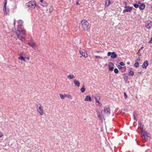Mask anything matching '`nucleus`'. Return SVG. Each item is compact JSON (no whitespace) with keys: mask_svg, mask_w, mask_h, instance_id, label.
Masks as SVG:
<instances>
[{"mask_svg":"<svg viewBox=\"0 0 152 152\" xmlns=\"http://www.w3.org/2000/svg\"><path fill=\"white\" fill-rule=\"evenodd\" d=\"M81 27L85 31H88L90 27V26L87 20H83L81 22Z\"/></svg>","mask_w":152,"mask_h":152,"instance_id":"nucleus-1","label":"nucleus"},{"mask_svg":"<svg viewBox=\"0 0 152 152\" xmlns=\"http://www.w3.org/2000/svg\"><path fill=\"white\" fill-rule=\"evenodd\" d=\"M36 5V3L34 1H30L26 4V7L31 10H34L35 8Z\"/></svg>","mask_w":152,"mask_h":152,"instance_id":"nucleus-2","label":"nucleus"},{"mask_svg":"<svg viewBox=\"0 0 152 152\" xmlns=\"http://www.w3.org/2000/svg\"><path fill=\"white\" fill-rule=\"evenodd\" d=\"M37 112L41 115H42L44 114V110L41 104H39L37 105Z\"/></svg>","mask_w":152,"mask_h":152,"instance_id":"nucleus-3","label":"nucleus"},{"mask_svg":"<svg viewBox=\"0 0 152 152\" xmlns=\"http://www.w3.org/2000/svg\"><path fill=\"white\" fill-rule=\"evenodd\" d=\"M101 112L102 114L103 113H105L107 115H108L110 114V109L109 107H105L104 108V110H102Z\"/></svg>","mask_w":152,"mask_h":152,"instance_id":"nucleus-4","label":"nucleus"},{"mask_svg":"<svg viewBox=\"0 0 152 152\" xmlns=\"http://www.w3.org/2000/svg\"><path fill=\"white\" fill-rule=\"evenodd\" d=\"M142 130L141 137L143 140H145V142L146 141L148 140V138L146 137L145 135L146 131H144L143 129Z\"/></svg>","mask_w":152,"mask_h":152,"instance_id":"nucleus-5","label":"nucleus"},{"mask_svg":"<svg viewBox=\"0 0 152 152\" xmlns=\"http://www.w3.org/2000/svg\"><path fill=\"white\" fill-rule=\"evenodd\" d=\"M18 32L20 34L23 35L25 34L26 31L25 30L22 28L21 27H19V26H18Z\"/></svg>","mask_w":152,"mask_h":152,"instance_id":"nucleus-6","label":"nucleus"},{"mask_svg":"<svg viewBox=\"0 0 152 152\" xmlns=\"http://www.w3.org/2000/svg\"><path fill=\"white\" fill-rule=\"evenodd\" d=\"M124 8L125 9L123 10L124 12H129L132 10V9L133 8L132 7H128L126 5H125V6L124 7Z\"/></svg>","mask_w":152,"mask_h":152,"instance_id":"nucleus-7","label":"nucleus"},{"mask_svg":"<svg viewBox=\"0 0 152 152\" xmlns=\"http://www.w3.org/2000/svg\"><path fill=\"white\" fill-rule=\"evenodd\" d=\"M110 56L111 58H115L117 57L116 55L115 54V52H113L112 53L108 52L107 53V56Z\"/></svg>","mask_w":152,"mask_h":152,"instance_id":"nucleus-8","label":"nucleus"},{"mask_svg":"<svg viewBox=\"0 0 152 152\" xmlns=\"http://www.w3.org/2000/svg\"><path fill=\"white\" fill-rule=\"evenodd\" d=\"M80 53L84 58H86L88 57L87 53L84 50L82 49L80 51Z\"/></svg>","mask_w":152,"mask_h":152,"instance_id":"nucleus-9","label":"nucleus"},{"mask_svg":"<svg viewBox=\"0 0 152 152\" xmlns=\"http://www.w3.org/2000/svg\"><path fill=\"white\" fill-rule=\"evenodd\" d=\"M96 102L98 103L99 105L100 106L102 104L101 103L99 102L100 97L99 95L98 94H95L94 96Z\"/></svg>","mask_w":152,"mask_h":152,"instance_id":"nucleus-10","label":"nucleus"},{"mask_svg":"<svg viewBox=\"0 0 152 152\" xmlns=\"http://www.w3.org/2000/svg\"><path fill=\"white\" fill-rule=\"evenodd\" d=\"M152 24V23L150 21H148L146 22L145 26L146 28H149Z\"/></svg>","mask_w":152,"mask_h":152,"instance_id":"nucleus-11","label":"nucleus"},{"mask_svg":"<svg viewBox=\"0 0 152 152\" xmlns=\"http://www.w3.org/2000/svg\"><path fill=\"white\" fill-rule=\"evenodd\" d=\"M138 4H139V8L140 10H143L144 9L145 7V5L143 3H141L140 2H138Z\"/></svg>","mask_w":152,"mask_h":152,"instance_id":"nucleus-12","label":"nucleus"},{"mask_svg":"<svg viewBox=\"0 0 152 152\" xmlns=\"http://www.w3.org/2000/svg\"><path fill=\"white\" fill-rule=\"evenodd\" d=\"M18 38L20 40L23 41L24 40L23 37L20 34L18 31H15Z\"/></svg>","mask_w":152,"mask_h":152,"instance_id":"nucleus-13","label":"nucleus"},{"mask_svg":"<svg viewBox=\"0 0 152 152\" xmlns=\"http://www.w3.org/2000/svg\"><path fill=\"white\" fill-rule=\"evenodd\" d=\"M113 64L112 62H110L108 64V67L109 70L110 71H113Z\"/></svg>","mask_w":152,"mask_h":152,"instance_id":"nucleus-14","label":"nucleus"},{"mask_svg":"<svg viewBox=\"0 0 152 152\" xmlns=\"http://www.w3.org/2000/svg\"><path fill=\"white\" fill-rule=\"evenodd\" d=\"M75 86L79 87L80 86V82L77 80H76V79H74L73 80Z\"/></svg>","mask_w":152,"mask_h":152,"instance_id":"nucleus-15","label":"nucleus"},{"mask_svg":"<svg viewBox=\"0 0 152 152\" xmlns=\"http://www.w3.org/2000/svg\"><path fill=\"white\" fill-rule=\"evenodd\" d=\"M148 65V62L147 61H145L142 65V67L144 69L146 68Z\"/></svg>","mask_w":152,"mask_h":152,"instance_id":"nucleus-16","label":"nucleus"},{"mask_svg":"<svg viewBox=\"0 0 152 152\" xmlns=\"http://www.w3.org/2000/svg\"><path fill=\"white\" fill-rule=\"evenodd\" d=\"M85 101H89L90 102L92 101V100L91 97L89 96H87L85 99Z\"/></svg>","mask_w":152,"mask_h":152,"instance_id":"nucleus-17","label":"nucleus"},{"mask_svg":"<svg viewBox=\"0 0 152 152\" xmlns=\"http://www.w3.org/2000/svg\"><path fill=\"white\" fill-rule=\"evenodd\" d=\"M132 68H130L129 69V75L132 76L134 75V72H133L132 71Z\"/></svg>","mask_w":152,"mask_h":152,"instance_id":"nucleus-18","label":"nucleus"},{"mask_svg":"<svg viewBox=\"0 0 152 152\" xmlns=\"http://www.w3.org/2000/svg\"><path fill=\"white\" fill-rule=\"evenodd\" d=\"M28 44L31 47H34L35 45V43L34 42H28Z\"/></svg>","mask_w":152,"mask_h":152,"instance_id":"nucleus-19","label":"nucleus"},{"mask_svg":"<svg viewBox=\"0 0 152 152\" xmlns=\"http://www.w3.org/2000/svg\"><path fill=\"white\" fill-rule=\"evenodd\" d=\"M110 2L109 0H106L105 2V6L108 7L110 4Z\"/></svg>","mask_w":152,"mask_h":152,"instance_id":"nucleus-20","label":"nucleus"},{"mask_svg":"<svg viewBox=\"0 0 152 152\" xmlns=\"http://www.w3.org/2000/svg\"><path fill=\"white\" fill-rule=\"evenodd\" d=\"M4 14L5 15H7L9 14V10L8 9H7L4 10Z\"/></svg>","mask_w":152,"mask_h":152,"instance_id":"nucleus-21","label":"nucleus"},{"mask_svg":"<svg viewBox=\"0 0 152 152\" xmlns=\"http://www.w3.org/2000/svg\"><path fill=\"white\" fill-rule=\"evenodd\" d=\"M67 77L69 79H71L75 78V76L73 75H69L67 76Z\"/></svg>","mask_w":152,"mask_h":152,"instance_id":"nucleus-22","label":"nucleus"},{"mask_svg":"<svg viewBox=\"0 0 152 152\" xmlns=\"http://www.w3.org/2000/svg\"><path fill=\"white\" fill-rule=\"evenodd\" d=\"M5 2L4 4V5L3 7V10H4L7 9L6 8V5L7 3V0H4V1Z\"/></svg>","mask_w":152,"mask_h":152,"instance_id":"nucleus-23","label":"nucleus"},{"mask_svg":"<svg viewBox=\"0 0 152 152\" xmlns=\"http://www.w3.org/2000/svg\"><path fill=\"white\" fill-rule=\"evenodd\" d=\"M23 23V21L21 20H19L18 21V26H19V27H20L22 26V24Z\"/></svg>","mask_w":152,"mask_h":152,"instance_id":"nucleus-24","label":"nucleus"},{"mask_svg":"<svg viewBox=\"0 0 152 152\" xmlns=\"http://www.w3.org/2000/svg\"><path fill=\"white\" fill-rule=\"evenodd\" d=\"M139 124L140 126L139 128L142 130L143 129V125L142 124L141 122L139 121Z\"/></svg>","mask_w":152,"mask_h":152,"instance_id":"nucleus-25","label":"nucleus"},{"mask_svg":"<svg viewBox=\"0 0 152 152\" xmlns=\"http://www.w3.org/2000/svg\"><path fill=\"white\" fill-rule=\"evenodd\" d=\"M98 117L99 118L100 120L102 119V118L99 112H97L96 113Z\"/></svg>","mask_w":152,"mask_h":152,"instance_id":"nucleus-26","label":"nucleus"},{"mask_svg":"<svg viewBox=\"0 0 152 152\" xmlns=\"http://www.w3.org/2000/svg\"><path fill=\"white\" fill-rule=\"evenodd\" d=\"M85 90V89L84 88V86L83 85L82 87L81 88L80 91L82 93H83L84 92Z\"/></svg>","mask_w":152,"mask_h":152,"instance_id":"nucleus-27","label":"nucleus"},{"mask_svg":"<svg viewBox=\"0 0 152 152\" xmlns=\"http://www.w3.org/2000/svg\"><path fill=\"white\" fill-rule=\"evenodd\" d=\"M18 59L20 60L21 61H25L26 60H25L24 58L22 56H21L18 58Z\"/></svg>","mask_w":152,"mask_h":152,"instance_id":"nucleus-28","label":"nucleus"},{"mask_svg":"<svg viewBox=\"0 0 152 152\" xmlns=\"http://www.w3.org/2000/svg\"><path fill=\"white\" fill-rule=\"evenodd\" d=\"M139 4H134V6L136 8H137L139 7Z\"/></svg>","mask_w":152,"mask_h":152,"instance_id":"nucleus-29","label":"nucleus"},{"mask_svg":"<svg viewBox=\"0 0 152 152\" xmlns=\"http://www.w3.org/2000/svg\"><path fill=\"white\" fill-rule=\"evenodd\" d=\"M59 96H60V97L62 99H64L65 97V95H62L61 94H60Z\"/></svg>","mask_w":152,"mask_h":152,"instance_id":"nucleus-30","label":"nucleus"},{"mask_svg":"<svg viewBox=\"0 0 152 152\" xmlns=\"http://www.w3.org/2000/svg\"><path fill=\"white\" fill-rule=\"evenodd\" d=\"M139 64L138 62L137 61L134 64V66L136 67H139Z\"/></svg>","mask_w":152,"mask_h":152,"instance_id":"nucleus-31","label":"nucleus"},{"mask_svg":"<svg viewBox=\"0 0 152 152\" xmlns=\"http://www.w3.org/2000/svg\"><path fill=\"white\" fill-rule=\"evenodd\" d=\"M145 135L146 136V137L148 138V137H149L150 136V134L149 133L147 132L146 131V134Z\"/></svg>","mask_w":152,"mask_h":152,"instance_id":"nucleus-32","label":"nucleus"},{"mask_svg":"<svg viewBox=\"0 0 152 152\" xmlns=\"http://www.w3.org/2000/svg\"><path fill=\"white\" fill-rule=\"evenodd\" d=\"M114 72L115 73L117 74L118 72V70L117 69L115 68L114 70Z\"/></svg>","mask_w":152,"mask_h":152,"instance_id":"nucleus-33","label":"nucleus"},{"mask_svg":"<svg viewBox=\"0 0 152 152\" xmlns=\"http://www.w3.org/2000/svg\"><path fill=\"white\" fill-rule=\"evenodd\" d=\"M121 68H123V69H124V71H125L126 69V66H124V67H122L121 66H119L118 68L119 69H121Z\"/></svg>","mask_w":152,"mask_h":152,"instance_id":"nucleus-34","label":"nucleus"},{"mask_svg":"<svg viewBox=\"0 0 152 152\" xmlns=\"http://www.w3.org/2000/svg\"><path fill=\"white\" fill-rule=\"evenodd\" d=\"M124 96L125 99H126L127 98V96L126 93L125 92H124Z\"/></svg>","mask_w":152,"mask_h":152,"instance_id":"nucleus-35","label":"nucleus"},{"mask_svg":"<svg viewBox=\"0 0 152 152\" xmlns=\"http://www.w3.org/2000/svg\"><path fill=\"white\" fill-rule=\"evenodd\" d=\"M120 65L121 66H124V64L123 62H120Z\"/></svg>","mask_w":152,"mask_h":152,"instance_id":"nucleus-36","label":"nucleus"},{"mask_svg":"<svg viewBox=\"0 0 152 152\" xmlns=\"http://www.w3.org/2000/svg\"><path fill=\"white\" fill-rule=\"evenodd\" d=\"M65 97H68V98H69L70 97H71V96L69 94V95H65Z\"/></svg>","mask_w":152,"mask_h":152,"instance_id":"nucleus-37","label":"nucleus"},{"mask_svg":"<svg viewBox=\"0 0 152 152\" xmlns=\"http://www.w3.org/2000/svg\"><path fill=\"white\" fill-rule=\"evenodd\" d=\"M95 57L96 58H102L100 57V56H95Z\"/></svg>","mask_w":152,"mask_h":152,"instance_id":"nucleus-38","label":"nucleus"},{"mask_svg":"<svg viewBox=\"0 0 152 152\" xmlns=\"http://www.w3.org/2000/svg\"><path fill=\"white\" fill-rule=\"evenodd\" d=\"M152 41V37L151 38V40L149 42V43H152L151 42Z\"/></svg>","mask_w":152,"mask_h":152,"instance_id":"nucleus-39","label":"nucleus"},{"mask_svg":"<svg viewBox=\"0 0 152 152\" xmlns=\"http://www.w3.org/2000/svg\"><path fill=\"white\" fill-rule=\"evenodd\" d=\"M3 135L1 132H0V138L3 136Z\"/></svg>","mask_w":152,"mask_h":152,"instance_id":"nucleus-40","label":"nucleus"},{"mask_svg":"<svg viewBox=\"0 0 152 152\" xmlns=\"http://www.w3.org/2000/svg\"><path fill=\"white\" fill-rule=\"evenodd\" d=\"M140 60V59L137 58V59H136V62H138V61H139Z\"/></svg>","mask_w":152,"mask_h":152,"instance_id":"nucleus-41","label":"nucleus"},{"mask_svg":"<svg viewBox=\"0 0 152 152\" xmlns=\"http://www.w3.org/2000/svg\"><path fill=\"white\" fill-rule=\"evenodd\" d=\"M15 19H14V25L15 26Z\"/></svg>","mask_w":152,"mask_h":152,"instance_id":"nucleus-42","label":"nucleus"},{"mask_svg":"<svg viewBox=\"0 0 152 152\" xmlns=\"http://www.w3.org/2000/svg\"><path fill=\"white\" fill-rule=\"evenodd\" d=\"M134 113V112L133 113L134 117V119H135V118H136V116H135V115Z\"/></svg>","mask_w":152,"mask_h":152,"instance_id":"nucleus-43","label":"nucleus"},{"mask_svg":"<svg viewBox=\"0 0 152 152\" xmlns=\"http://www.w3.org/2000/svg\"><path fill=\"white\" fill-rule=\"evenodd\" d=\"M96 113H97V112H99V110L98 109L96 110Z\"/></svg>","mask_w":152,"mask_h":152,"instance_id":"nucleus-44","label":"nucleus"},{"mask_svg":"<svg viewBox=\"0 0 152 152\" xmlns=\"http://www.w3.org/2000/svg\"><path fill=\"white\" fill-rule=\"evenodd\" d=\"M43 0H40V1L42 3V2H43Z\"/></svg>","mask_w":152,"mask_h":152,"instance_id":"nucleus-45","label":"nucleus"},{"mask_svg":"<svg viewBox=\"0 0 152 152\" xmlns=\"http://www.w3.org/2000/svg\"><path fill=\"white\" fill-rule=\"evenodd\" d=\"M143 48H144L142 46V47H141L140 49H143Z\"/></svg>","mask_w":152,"mask_h":152,"instance_id":"nucleus-46","label":"nucleus"},{"mask_svg":"<svg viewBox=\"0 0 152 152\" xmlns=\"http://www.w3.org/2000/svg\"><path fill=\"white\" fill-rule=\"evenodd\" d=\"M140 49H139V50H138V52L139 53V52H140Z\"/></svg>","mask_w":152,"mask_h":152,"instance_id":"nucleus-47","label":"nucleus"},{"mask_svg":"<svg viewBox=\"0 0 152 152\" xmlns=\"http://www.w3.org/2000/svg\"><path fill=\"white\" fill-rule=\"evenodd\" d=\"M141 53H140V54H139V56H141Z\"/></svg>","mask_w":152,"mask_h":152,"instance_id":"nucleus-48","label":"nucleus"},{"mask_svg":"<svg viewBox=\"0 0 152 152\" xmlns=\"http://www.w3.org/2000/svg\"><path fill=\"white\" fill-rule=\"evenodd\" d=\"M127 64H129V62H128L127 63Z\"/></svg>","mask_w":152,"mask_h":152,"instance_id":"nucleus-49","label":"nucleus"},{"mask_svg":"<svg viewBox=\"0 0 152 152\" xmlns=\"http://www.w3.org/2000/svg\"><path fill=\"white\" fill-rule=\"evenodd\" d=\"M41 5H42V6H44V5H43V4H41Z\"/></svg>","mask_w":152,"mask_h":152,"instance_id":"nucleus-50","label":"nucleus"},{"mask_svg":"<svg viewBox=\"0 0 152 152\" xmlns=\"http://www.w3.org/2000/svg\"><path fill=\"white\" fill-rule=\"evenodd\" d=\"M77 5L78 4V2H77Z\"/></svg>","mask_w":152,"mask_h":152,"instance_id":"nucleus-51","label":"nucleus"},{"mask_svg":"<svg viewBox=\"0 0 152 152\" xmlns=\"http://www.w3.org/2000/svg\"><path fill=\"white\" fill-rule=\"evenodd\" d=\"M128 152H130V151H128Z\"/></svg>","mask_w":152,"mask_h":152,"instance_id":"nucleus-52","label":"nucleus"}]
</instances>
